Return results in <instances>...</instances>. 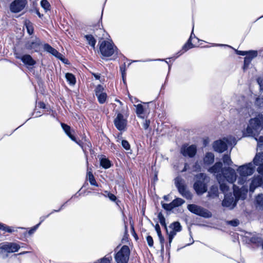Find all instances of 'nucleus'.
Listing matches in <instances>:
<instances>
[{"mask_svg":"<svg viewBox=\"0 0 263 263\" xmlns=\"http://www.w3.org/2000/svg\"><path fill=\"white\" fill-rule=\"evenodd\" d=\"M237 175L235 170L230 167H223V173L218 174L217 180L220 185V190L224 193L229 191L230 187L226 182L233 184L236 181Z\"/></svg>","mask_w":263,"mask_h":263,"instance_id":"nucleus-3","label":"nucleus"},{"mask_svg":"<svg viewBox=\"0 0 263 263\" xmlns=\"http://www.w3.org/2000/svg\"><path fill=\"white\" fill-rule=\"evenodd\" d=\"M158 219H159V221L160 224L162 226H164V228H165V229H166L167 227H166V224L165 223V219L161 213H159L158 214Z\"/></svg>","mask_w":263,"mask_h":263,"instance_id":"nucleus-40","label":"nucleus"},{"mask_svg":"<svg viewBox=\"0 0 263 263\" xmlns=\"http://www.w3.org/2000/svg\"><path fill=\"white\" fill-rule=\"evenodd\" d=\"M252 162L255 166L263 164V152L257 153Z\"/></svg>","mask_w":263,"mask_h":263,"instance_id":"nucleus-23","label":"nucleus"},{"mask_svg":"<svg viewBox=\"0 0 263 263\" xmlns=\"http://www.w3.org/2000/svg\"><path fill=\"white\" fill-rule=\"evenodd\" d=\"M234 196L231 193H228V192L224 193V198L222 202V205L223 207L228 208L230 210L233 209L237 204V202L239 199H245L248 193V187L247 186L242 185L241 188H239L236 185L233 184Z\"/></svg>","mask_w":263,"mask_h":263,"instance_id":"nucleus-1","label":"nucleus"},{"mask_svg":"<svg viewBox=\"0 0 263 263\" xmlns=\"http://www.w3.org/2000/svg\"><path fill=\"white\" fill-rule=\"evenodd\" d=\"M100 165L103 168L107 169L111 166L110 161L106 158H102L100 160Z\"/></svg>","mask_w":263,"mask_h":263,"instance_id":"nucleus-34","label":"nucleus"},{"mask_svg":"<svg viewBox=\"0 0 263 263\" xmlns=\"http://www.w3.org/2000/svg\"><path fill=\"white\" fill-rule=\"evenodd\" d=\"M189 167V165L187 163H185L184 167L183 169L182 170V172H185L186 171Z\"/></svg>","mask_w":263,"mask_h":263,"instance_id":"nucleus-62","label":"nucleus"},{"mask_svg":"<svg viewBox=\"0 0 263 263\" xmlns=\"http://www.w3.org/2000/svg\"><path fill=\"white\" fill-rule=\"evenodd\" d=\"M65 204H63L61 207L59 209V210H53L50 214H49L48 215H47L46 216H43V217H41L40 218V219H41V221L39 223H38L37 224H36V226H35L33 228H32L31 229H30L29 232H28V233L29 234H33L35 231L38 228L39 226H40V224H41V222H42L46 218H47L50 214L53 213L54 212H59L62 208L64 206Z\"/></svg>","mask_w":263,"mask_h":263,"instance_id":"nucleus-21","label":"nucleus"},{"mask_svg":"<svg viewBox=\"0 0 263 263\" xmlns=\"http://www.w3.org/2000/svg\"><path fill=\"white\" fill-rule=\"evenodd\" d=\"M263 129V116H256L255 118L251 119L249 121L246 129L243 132L244 136H252L258 142V146L260 147L263 142V136H260L258 139L257 137L260 131Z\"/></svg>","mask_w":263,"mask_h":263,"instance_id":"nucleus-2","label":"nucleus"},{"mask_svg":"<svg viewBox=\"0 0 263 263\" xmlns=\"http://www.w3.org/2000/svg\"><path fill=\"white\" fill-rule=\"evenodd\" d=\"M194 188L198 194H202L207 190L205 183L201 181H196L194 184Z\"/></svg>","mask_w":263,"mask_h":263,"instance_id":"nucleus-19","label":"nucleus"},{"mask_svg":"<svg viewBox=\"0 0 263 263\" xmlns=\"http://www.w3.org/2000/svg\"><path fill=\"white\" fill-rule=\"evenodd\" d=\"M246 57H249L251 59H253L257 55V51L256 50L247 51Z\"/></svg>","mask_w":263,"mask_h":263,"instance_id":"nucleus-43","label":"nucleus"},{"mask_svg":"<svg viewBox=\"0 0 263 263\" xmlns=\"http://www.w3.org/2000/svg\"><path fill=\"white\" fill-rule=\"evenodd\" d=\"M236 53L240 55H246L247 53V51H240L238 50H235Z\"/></svg>","mask_w":263,"mask_h":263,"instance_id":"nucleus-56","label":"nucleus"},{"mask_svg":"<svg viewBox=\"0 0 263 263\" xmlns=\"http://www.w3.org/2000/svg\"><path fill=\"white\" fill-rule=\"evenodd\" d=\"M121 144L123 147L126 151H128L130 149V144L127 141L125 140H122L121 141Z\"/></svg>","mask_w":263,"mask_h":263,"instance_id":"nucleus-47","label":"nucleus"},{"mask_svg":"<svg viewBox=\"0 0 263 263\" xmlns=\"http://www.w3.org/2000/svg\"><path fill=\"white\" fill-rule=\"evenodd\" d=\"M43 47L45 51L52 54L57 58H60V57L61 55L60 53L47 43L45 44Z\"/></svg>","mask_w":263,"mask_h":263,"instance_id":"nucleus-22","label":"nucleus"},{"mask_svg":"<svg viewBox=\"0 0 263 263\" xmlns=\"http://www.w3.org/2000/svg\"><path fill=\"white\" fill-rule=\"evenodd\" d=\"M61 126L66 133V134L70 138V139L72 141H76V138L71 134L70 130L71 128L70 127L63 123H61Z\"/></svg>","mask_w":263,"mask_h":263,"instance_id":"nucleus-25","label":"nucleus"},{"mask_svg":"<svg viewBox=\"0 0 263 263\" xmlns=\"http://www.w3.org/2000/svg\"><path fill=\"white\" fill-rule=\"evenodd\" d=\"M230 144L228 138H223V140H217L213 144L214 150L218 153H222L227 149V144Z\"/></svg>","mask_w":263,"mask_h":263,"instance_id":"nucleus-13","label":"nucleus"},{"mask_svg":"<svg viewBox=\"0 0 263 263\" xmlns=\"http://www.w3.org/2000/svg\"><path fill=\"white\" fill-rule=\"evenodd\" d=\"M222 159L224 164L226 165L230 166L232 163V161L230 158V157L228 155H224Z\"/></svg>","mask_w":263,"mask_h":263,"instance_id":"nucleus-41","label":"nucleus"},{"mask_svg":"<svg viewBox=\"0 0 263 263\" xmlns=\"http://www.w3.org/2000/svg\"><path fill=\"white\" fill-rule=\"evenodd\" d=\"M104 90V87L101 84L98 85L95 89L96 96L100 104L104 103L106 100L107 94Z\"/></svg>","mask_w":263,"mask_h":263,"instance_id":"nucleus-14","label":"nucleus"},{"mask_svg":"<svg viewBox=\"0 0 263 263\" xmlns=\"http://www.w3.org/2000/svg\"><path fill=\"white\" fill-rule=\"evenodd\" d=\"M14 55L16 59L21 60L22 61L23 55H22L20 53L17 52H14Z\"/></svg>","mask_w":263,"mask_h":263,"instance_id":"nucleus-59","label":"nucleus"},{"mask_svg":"<svg viewBox=\"0 0 263 263\" xmlns=\"http://www.w3.org/2000/svg\"><path fill=\"white\" fill-rule=\"evenodd\" d=\"M66 79L68 83L71 85H74L76 83L74 76L71 73H67L65 75Z\"/></svg>","mask_w":263,"mask_h":263,"instance_id":"nucleus-32","label":"nucleus"},{"mask_svg":"<svg viewBox=\"0 0 263 263\" xmlns=\"http://www.w3.org/2000/svg\"><path fill=\"white\" fill-rule=\"evenodd\" d=\"M162 208L166 211H171L174 209L172 202L170 203H164L161 202Z\"/></svg>","mask_w":263,"mask_h":263,"instance_id":"nucleus-45","label":"nucleus"},{"mask_svg":"<svg viewBox=\"0 0 263 263\" xmlns=\"http://www.w3.org/2000/svg\"><path fill=\"white\" fill-rule=\"evenodd\" d=\"M256 207L259 209L263 210V194H259L255 198Z\"/></svg>","mask_w":263,"mask_h":263,"instance_id":"nucleus-27","label":"nucleus"},{"mask_svg":"<svg viewBox=\"0 0 263 263\" xmlns=\"http://www.w3.org/2000/svg\"><path fill=\"white\" fill-rule=\"evenodd\" d=\"M255 168V167L252 162H249L239 166L237 169V171L240 176L247 177L254 173Z\"/></svg>","mask_w":263,"mask_h":263,"instance_id":"nucleus-8","label":"nucleus"},{"mask_svg":"<svg viewBox=\"0 0 263 263\" xmlns=\"http://www.w3.org/2000/svg\"><path fill=\"white\" fill-rule=\"evenodd\" d=\"M42 43L39 38H36L33 41L28 42L25 44V47L28 50H33L35 52L40 51Z\"/></svg>","mask_w":263,"mask_h":263,"instance_id":"nucleus-17","label":"nucleus"},{"mask_svg":"<svg viewBox=\"0 0 263 263\" xmlns=\"http://www.w3.org/2000/svg\"><path fill=\"white\" fill-rule=\"evenodd\" d=\"M214 160V155L212 153H207L204 158L203 161L206 164H212Z\"/></svg>","mask_w":263,"mask_h":263,"instance_id":"nucleus-28","label":"nucleus"},{"mask_svg":"<svg viewBox=\"0 0 263 263\" xmlns=\"http://www.w3.org/2000/svg\"><path fill=\"white\" fill-rule=\"evenodd\" d=\"M26 3V0H14L10 4V10L12 12L18 13L25 8Z\"/></svg>","mask_w":263,"mask_h":263,"instance_id":"nucleus-12","label":"nucleus"},{"mask_svg":"<svg viewBox=\"0 0 263 263\" xmlns=\"http://www.w3.org/2000/svg\"><path fill=\"white\" fill-rule=\"evenodd\" d=\"M130 255V250L127 246H123L116 254L115 259L117 263H127Z\"/></svg>","mask_w":263,"mask_h":263,"instance_id":"nucleus-6","label":"nucleus"},{"mask_svg":"<svg viewBox=\"0 0 263 263\" xmlns=\"http://www.w3.org/2000/svg\"><path fill=\"white\" fill-rule=\"evenodd\" d=\"M185 202V201L180 198H177L172 201V204L173 206L174 209L176 207H178L182 205Z\"/></svg>","mask_w":263,"mask_h":263,"instance_id":"nucleus-35","label":"nucleus"},{"mask_svg":"<svg viewBox=\"0 0 263 263\" xmlns=\"http://www.w3.org/2000/svg\"><path fill=\"white\" fill-rule=\"evenodd\" d=\"M144 114H149L151 109H154L156 107L155 102L150 101L149 102H144Z\"/></svg>","mask_w":263,"mask_h":263,"instance_id":"nucleus-24","label":"nucleus"},{"mask_svg":"<svg viewBox=\"0 0 263 263\" xmlns=\"http://www.w3.org/2000/svg\"><path fill=\"white\" fill-rule=\"evenodd\" d=\"M0 230H2L5 232H7L9 233H11L14 231L13 230H12L11 229V228L7 227V226H5V224H3L1 223H0Z\"/></svg>","mask_w":263,"mask_h":263,"instance_id":"nucleus-48","label":"nucleus"},{"mask_svg":"<svg viewBox=\"0 0 263 263\" xmlns=\"http://www.w3.org/2000/svg\"><path fill=\"white\" fill-rule=\"evenodd\" d=\"M192 48L191 46H188V45H186L185 43L182 47V50H180L177 54H178V57L181 55L184 52L187 51L189 49Z\"/></svg>","mask_w":263,"mask_h":263,"instance_id":"nucleus-49","label":"nucleus"},{"mask_svg":"<svg viewBox=\"0 0 263 263\" xmlns=\"http://www.w3.org/2000/svg\"><path fill=\"white\" fill-rule=\"evenodd\" d=\"M142 120V125L144 129H147L152 122L151 119H148V116H139Z\"/></svg>","mask_w":263,"mask_h":263,"instance_id":"nucleus-30","label":"nucleus"},{"mask_svg":"<svg viewBox=\"0 0 263 263\" xmlns=\"http://www.w3.org/2000/svg\"><path fill=\"white\" fill-rule=\"evenodd\" d=\"M120 70L121 71L122 77V78H123V81L124 82H125L124 77H125V67H120Z\"/></svg>","mask_w":263,"mask_h":263,"instance_id":"nucleus-58","label":"nucleus"},{"mask_svg":"<svg viewBox=\"0 0 263 263\" xmlns=\"http://www.w3.org/2000/svg\"><path fill=\"white\" fill-rule=\"evenodd\" d=\"M146 241H147V242L148 243V245L150 247H152L153 246V245H154V241H153V239L152 238V236H147L146 237Z\"/></svg>","mask_w":263,"mask_h":263,"instance_id":"nucleus-52","label":"nucleus"},{"mask_svg":"<svg viewBox=\"0 0 263 263\" xmlns=\"http://www.w3.org/2000/svg\"><path fill=\"white\" fill-rule=\"evenodd\" d=\"M252 59H251L249 57H246L244 59V65H243V69H246L248 68L250 64L252 61Z\"/></svg>","mask_w":263,"mask_h":263,"instance_id":"nucleus-46","label":"nucleus"},{"mask_svg":"<svg viewBox=\"0 0 263 263\" xmlns=\"http://www.w3.org/2000/svg\"><path fill=\"white\" fill-rule=\"evenodd\" d=\"M168 229H172L176 232H179L182 230V227L179 222L176 221L172 223L169 226Z\"/></svg>","mask_w":263,"mask_h":263,"instance_id":"nucleus-31","label":"nucleus"},{"mask_svg":"<svg viewBox=\"0 0 263 263\" xmlns=\"http://www.w3.org/2000/svg\"><path fill=\"white\" fill-rule=\"evenodd\" d=\"M87 178L88 179L91 185L97 186L98 184L95 179V177L91 172H88L87 174Z\"/></svg>","mask_w":263,"mask_h":263,"instance_id":"nucleus-37","label":"nucleus"},{"mask_svg":"<svg viewBox=\"0 0 263 263\" xmlns=\"http://www.w3.org/2000/svg\"><path fill=\"white\" fill-rule=\"evenodd\" d=\"M85 39L87 42V43L93 49H95V45L96 44V40L94 36L91 34H86L84 36Z\"/></svg>","mask_w":263,"mask_h":263,"instance_id":"nucleus-26","label":"nucleus"},{"mask_svg":"<svg viewBox=\"0 0 263 263\" xmlns=\"http://www.w3.org/2000/svg\"><path fill=\"white\" fill-rule=\"evenodd\" d=\"M74 142H75L76 143H77L79 145H80L81 147H83V146L82 145V144H81V142L80 141H77L76 139V141H73Z\"/></svg>","mask_w":263,"mask_h":263,"instance_id":"nucleus-64","label":"nucleus"},{"mask_svg":"<svg viewBox=\"0 0 263 263\" xmlns=\"http://www.w3.org/2000/svg\"><path fill=\"white\" fill-rule=\"evenodd\" d=\"M20 246L14 242H5L0 247V254L4 253H14L18 251Z\"/></svg>","mask_w":263,"mask_h":263,"instance_id":"nucleus-9","label":"nucleus"},{"mask_svg":"<svg viewBox=\"0 0 263 263\" xmlns=\"http://www.w3.org/2000/svg\"><path fill=\"white\" fill-rule=\"evenodd\" d=\"M27 67L33 66L36 61L29 54L23 55L21 61Z\"/></svg>","mask_w":263,"mask_h":263,"instance_id":"nucleus-20","label":"nucleus"},{"mask_svg":"<svg viewBox=\"0 0 263 263\" xmlns=\"http://www.w3.org/2000/svg\"><path fill=\"white\" fill-rule=\"evenodd\" d=\"M41 5L46 11L50 9V5L47 0H42L41 2Z\"/></svg>","mask_w":263,"mask_h":263,"instance_id":"nucleus-42","label":"nucleus"},{"mask_svg":"<svg viewBox=\"0 0 263 263\" xmlns=\"http://www.w3.org/2000/svg\"><path fill=\"white\" fill-rule=\"evenodd\" d=\"M36 107H38L41 109H45L46 108V105L43 102H40L38 103Z\"/></svg>","mask_w":263,"mask_h":263,"instance_id":"nucleus-57","label":"nucleus"},{"mask_svg":"<svg viewBox=\"0 0 263 263\" xmlns=\"http://www.w3.org/2000/svg\"><path fill=\"white\" fill-rule=\"evenodd\" d=\"M252 103L247 101L244 97H241L238 101L237 107L235 109H231V114L236 113L239 115H252L253 114V110L251 107Z\"/></svg>","mask_w":263,"mask_h":263,"instance_id":"nucleus-4","label":"nucleus"},{"mask_svg":"<svg viewBox=\"0 0 263 263\" xmlns=\"http://www.w3.org/2000/svg\"><path fill=\"white\" fill-rule=\"evenodd\" d=\"M24 25L27 29V32L29 35L33 34L34 32V27L33 24L28 20H26L24 23Z\"/></svg>","mask_w":263,"mask_h":263,"instance_id":"nucleus-29","label":"nucleus"},{"mask_svg":"<svg viewBox=\"0 0 263 263\" xmlns=\"http://www.w3.org/2000/svg\"><path fill=\"white\" fill-rule=\"evenodd\" d=\"M175 184L177 187L179 193L187 199H191L192 198V194L186 189L185 186L179 178H176L175 180Z\"/></svg>","mask_w":263,"mask_h":263,"instance_id":"nucleus-10","label":"nucleus"},{"mask_svg":"<svg viewBox=\"0 0 263 263\" xmlns=\"http://www.w3.org/2000/svg\"><path fill=\"white\" fill-rule=\"evenodd\" d=\"M257 171L261 176H263V164L258 167Z\"/></svg>","mask_w":263,"mask_h":263,"instance_id":"nucleus-55","label":"nucleus"},{"mask_svg":"<svg viewBox=\"0 0 263 263\" xmlns=\"http://www.w3.org/2000/svg\"><path fill=\"white\" fill-rule=\"evenodd\" d=\"M103 195L105 197H108L109 198V199L112 201H115L117 199V197L115 195L107 191H105V194H103Z\"/></svg>","mask_w":263,"mask_h":263,"instance_id":"nucleus-44","label":"nucleus"},{"mask_svg":"<svg viewBox=\"0 0 263 263\" xmlns=\"http://www.w3.org/2000/svg\"><path fill=\"white\" fill-rule=\"evenodd\" d=\"M155 230H156L157 233L158 232L161 231V229H160V226H159V225L158 223L155 225Z\"/></svg>","mask_w":263,"mask_h":263,"instance_id":"nucleus-61","label":"nucleus"},{"mask_svg":"<svg viewBox=\"0 0 263 263\" xmlns=\"http://www.w3.org/2000/svg\"><path fill=\"white\" fill-rule=\"evenodd\" d=\"M246 177H246V176H240V177H239L238 178V180H237L238 184H239L240 185H243V184L246 181V180H247Z\"/></svg>","mask_w":263,"mask_h":263,"instance_id":"nucleus-51","label":"nucleus"},{"mask_svg":"<svg viewBox=\"0 0 263 263\" xmlns=\"http://www.w3.org/2000/svg\"><path fill=\"white\" fill-rule=\"evenodd\" d=\"M263 185V176L260 175L254 176L251 179V182L250 184V192L253 193L255 190Z\"/></svg>","mask_w":263,"mask_h":263,"instance_id":"nucleus-15","label":"nucleus"},{"mask_svg":"<svg viewBox=\"0 0 263 263\" xmlns=\"http://www.w3.org/2000/svg\"><path fill=\"white\" fill-rule=\"evenodd\" d=\"M168 230L167 228L166 229V233L168 235L170 244L172 243V240L175 237V236L176 235L177 232L175 231L174 230L172 229H169Z\"/></svg>","mask_w":263,"mask_h":263,"instance_id":"nucleus-38","label":"nucleus"},{"mask_svg":"<svg viewBox=\"0 0 263 263\" xmlns=\"http://www.w3.org/2000/svg\"><path fill=\"white\" fill-rule=\"evenodd\" d=\"M229 223L233 227H236L239 224V221L238 220H233L229 221Z\"/></svg>","mask_w":263,"mask_h":263,"instance_id":"nucleus-53","label":"nucleus"},{"mask_svg":"<svg viewBox=\"0 0 263 263\" xmlns=\"http://www.w3.org/2000/svg\"><path fill=\"white\" fill-rule=\"evenodd\" d=\"M197 152V147L195 145L187 146L183 145L180 150V153L185 157L192 158L196 155Z\"/></svg>","mask_w":263,"mask_h":263,"instance_id":"nucleus-11","label":"nucleus"},{"mask_svg":"<svg viewBox=\"0 0 263 263\" xmlns=\"http://www.w3.org/2000/svg\"><path fill=\"white\" fill-rule=\"evenodd\" d=\"M187 209L191 212L205 218H209L212 216L211 213L208 210L196 204H189Z\"/></svg>","mask_w":263,"mask_h":263,"instance_id":"nucleus-7","label":"nucleus"},{"mask_svg":"<svg viewBox=\"0 0 263 263\" xmlns=\"http://www.w3.org/2000/svg\"><path fill=\"white\" fill-rule=\"evenodd\" d=\"M99 49L101 54L104 57H110L116 53L118 54V49L111 41H103L99 42Z\"/></svg>","mask_w":263,"mask_h":263,"instance_id":"nucleus-5","label":"nucleus"},{"mask_svg":"<svg viewBox=\"0 0 263 263\" xmlns=\"http://www.w3.org/2000/svg\"><path fill=\"white\" fill-rule=\"evenodd\" d=\"M255 105L259 107H263V98H257L255 102Z\"/></svg>","mask_w":263,"mask_h":263,"instance_id":"nucleus-50","label":"nucleus"},{"mask_svg":"<svg viewBox=\"0 0 263 263\" xmlns=\"http://www.w3.org/2000/svg\"><path fill=\"white\" fill-rule=\"evenodd\" d=\"M208 196L214 198L218 196V189L217 186H212L208 193Z\"/></svg>","mask_w":263,"mask_h":263,"instance_id":"nucleus-33","label":"nucleus"},{"mask_svg":"<svg viewBox=\"0 0 263 263\" xmlns=\"http://www.w3.org/2000/svg\"><path fill=\"white\" fill-rule=\"evenodd\" d=\"M192 33L191 34L190 37L187 40V42L186 43V45H188L189 46H191L192 48H193L194 46L192 43Z\"/></svg>","mask_w":263,"mask_h":263,"instance_id":"nucleus-54","label":"nucleus"},{"mask_svg":"<svg viewBox=\"0 0 263 263\" xmlns=\"http://www.w3.org/2000/svg\"><path fill=\"white\" fill-rule=\"evenodd\" d=\"M93 76H94V77L97 79V80H99L100 79V76L99 74H96V73H93Z\"/></svg>","mask_w":263,"mask_h":263,"instance_id":"nucleus-63","label":"nucleus"},{"mask_svg":"<svg viewBox=\"0 0 263 263\" xmlns=\"http://www.w3.org/2000/svg\"><path fill=\"white\" fill-rule=\"evenodd\" d=\"M114 122L115 126L119 130H125L127 125V119L124 116H117Z\"/></svg>","mask_w":263,"mask_h":263,"instance_id":"nucleus-16","label":"nucleus"},{"mask_svg":"<svg viewBox=\"0 0 263 263\" xmlns=\"http://www.w3.org/2000/svg\"><path fill=\"white\" fill-rule=\"evenodd\" d=\"M223 168L221 162H216L213 166L209 169V172L216 175L217 178L218 174H221L223 173Z\"/></svg>","mask_w":263,"mask_h":263,"instance_id":"nucleus-18","label":"nucleus"},{"mask_svg":"<svg viewBox=\"0 0 263 263\" xmlns=\"http://www.w3.org/2000/svg\"><path fill=\"white\" fill-rule=\"evenodd\" d=\"M159 239L161 245V248H162V249H163L164 239L163 236L159 238Z\"/></svg>","mask_w":263,"mask_h":263,"instance_id":"nucleus-60","label":"nucleus"},{"mask_svg":"<svg viewBox=\"0 0 263 263\" xmlns=\"http://www.w3.org/2000/svg\"><path fill=\"white\" fill-rule=\"evenodd\" d=\"M112 257L110 255H106L98 260V263H111Z\"/></svg>","mask_w":263,"mask_h":263,"instance_id":"nucleus-39","label":"nucleus"},{"mask_svg":"<svg viewBox=\"0 0 263 263\" xmlns=\"http://www.w3.org/2000/svg\"><path fill=\"white\" fill-rule=\"evenodd\" d=\"M136 107V112L137 115H140L144 114V102L142 104H138L134 105Z\"/></svg>","mask_w":263,"mask_h":263,"instance_id":"nucleus-36","label":"nucleus"}]
</instances>
